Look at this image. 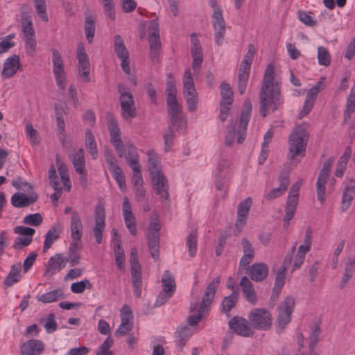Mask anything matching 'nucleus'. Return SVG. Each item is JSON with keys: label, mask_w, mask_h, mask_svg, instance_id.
Listing matches in <instances>:
<instances>
[{"label": "nucleus", "mask_w": 355, "mask_h": 355, "mask_svg": "<svg viewBox=\"0 0 355 355\" xmlns=\"http://www.w3.org/2000/svg\"><path fill=\"white\" fill-rule=\"evenodd\" d=\"M83 225L80 216L77 211H73L71 216L70 230L72 239L80 240L82 237L81 230Z\"/></svg>", "instance_id": "bb28decb"}, {"label": "nucleus", "mask_w": 355, "mask_h": 355, "mask_svg": "<svg viewBox=\"0 0 355 355\" xmlns=\"http://www.w3.org/2000/svg\"><path fill=\"white\" fill-rule=\"evenodd\" d=\"M191 53L193 58L192 67L197 72L202 62V51L199 40L195 33L191 35Z\"/></svg>", "instance_id": "4468645a"}, {"label": "nucleus", "mask_w": 355, "mask_h": 355, "mask_svg": "<svg viewBox=\"0 0 355 355\" xmlns=\"http://www.w3.org/2000/svg\"><path fill=\"white\" fill-rule=\"evenodd\" d=\"M169 79L167 80L166 86V99L177 98V89L175 80L172 78L171 74L168 75Z\"/></svg>", "instance_id": "13d9d810"}, {"label": "nucleus", "mask_w": 355, "mask_h": 355, "mask_svg": "<svg viewBox=\"0 0 355 355\" xmlns=\"http://www.w3.org/2000/svg\"><path fill=\"white\" fill-rule=\"evenodd\" d=\"M168 114L170 116L171 125H177L178 131L184 130L187 125L186 119L182 116V107L177 98L166 99Z\"/></svg>", "instance_id": "39448f33"}, {"label": "nucleus", "mask_w": 355, "mask_h": 355, "mask_svg": "<svg viewBox=\"0 0 355 355\" xmlns=\"http://www.w3.org/2000/svg\"><path fill=\"white\" fill-rule=\"evenodd\" d=\"M192 334L191 329L187 326L181 327L175 332L176 345L180 348V351L183 349L184 346L186 345Z\"/></svg>", "instance_id": "7c9ffc66"}, {"label": "nucleus", "mask_w": 355, "mask_h": 355, "mask_svg": "<svg viewBox=\"0 0 355 355\" xmlns=\"http://www.w3.org/2000/svg\"><path fill=\"white\" fill-rule=\"evenodd\" d=\"M72 162L76 169V171L78 174L85 173V158H84V150L83 148L78 149L72 157Z\"/></svg>", "instance_id": "4c0bfd02"}, {"label": "nucleus", "mask_w": 355, "mask_h": 355, "mask_svg": "<svg viewBox=\"0 0 355 355\" xmlns=\"http://www.w3.org/2000/svg\"><path fill=\"white\" fill-rule=\"evenodd\" d=\"M33 237H17L14 243V248L17 250H21L24 247L28 246L32 241Z\"/></svg>", "instance_id": "69168bd1"}, {"label": "nucleus", "mask_w": 355, "mask_h": 355, "mask_svg": "<svg viewBox=\"0 0 355 355\" xmlns=\"http://www.w3.org/2000/svg\"><path fill=\"white\" fill-rule=\"evenodd\" d=\"M146 237L150 254L153 258L157 259L159 257V235L155 232L154 234H147Z\"/></svg>", "instance_id": "72a5a7b5"}, {"label": "nucleus", "mask_w": 355, "mask_h": 355, "mask_svg": "<svg viewBox=\"0 0 355 355\" xmlns=\"http://www.w3.org/2000/svg\"><path fill=\"white\" fill-rule=\"evenodd\" d=\"M268 268L264 263H256L248 268V275L254 282H261L266 278Z\"/></svg>", "instance_id": "412c9836"}, {"label": "nucleus", "mask_w": 355, "mask_h": 355, "mask_svg": "<svg viewBox=\"0 0 355 355\" xmlns=\"http://www.w3.org/2000/svg\"><path fill=\"white\" fill-rule=\"evenodd\" d=\"M92 287V284L89 280L85 279L80 282L73 283L71 286V291L73 293H81L86 288L91 289Z\"/></svg>", "instance_id": "bf43d9fd"}, {"label": "nucleus", "mask_w": 355, "mask_h": 355, "mask_svg": "<svg viewBox=\"0 0 355 355\" xmlns=\"http://www.w3.org/2000/svg\"><path fill=\"white\" fill-rule=\"evenodd\" d=\"M216 189L220 191L221 197H224L227 191L226 175L225 173H217L216 175Z\"/></svg>", "instance_id": "4d7b16f0"}, {"label": "nucleus", "mask_w": 355, "mask_h": 355, "mask_svg": "<svg viewBox=\"0 0 355 355\" xmlns=\"http://www.w3.org/2000/svg\"><path fill=\"white\" fill-rule=\"evenodd\" d=\"M238 299L239 291H234L230 295L225 297L221 303L222 311L228 313L236 306Z\"/></svg>", "instance_id": "c9c22d12"}, {"label": "nucleus", "mask_w": 355, "mask_h": 355, "mask_svg": "<svg viewBox=\"0 0 355 355\" xmlns=\"http://www.w3.org/2000/svg\"><path fill=\"white\" fill-rule=\"evenodd\" d=\"M274 80V67L269 64L265 71L259 92L260 113L263 117L268 114L270 109L275 111L283 103L280 83Z\"/></svg>", "instance_id": "f257e3e1"}, {"label": "nucleus", "mask_w": 355, "mask_h": 355, "mask_svg": "<svg viewBox=\"0 0 355 355\" xmlns=\"http://www.w3.org/2000/svg\"><path fill=\"white\" fill-rule=\"evenodd\" d=\"M302 185L300 181L293 184L289 191L286 205L285 207L286 214L284 216V220L288 223L293 217L296 207L298 203L299 190Z\"/></svg>", "instance_id": "1a4fd4ad"}, {"label": "nucleus", "mask_w": 355, "mask_h": 355, "mask_svg": "<svg viewBox=\"0 0 355 355\" xmlns=\"http://www.w3.org/2000/svg\"><path fill=\"white\" fill-rule=\"evenodd\" d=\"M252 103L249 98H247L243 105L239 129L237 130H236V122L233 123L232 121H231V124L227 128V132L225 139L227 146H230L233 144L236 136L238 144H242L246 136V129L250 119Z\"/></svg>", "instance_id": "7ed1b4c3"}, {"label": "nucleus", "mask_w": 355, "mask_h": 355, "mask_svg": "<svg viewBox=\"0 0 355 355\" xmlns=\"http://www.w3.org/2000/svg\"><path fill=\"white\" fill-rule=\"evenodd\" d=\"M327 179L318 178L316 182V192H317V199L323 204L326 200L325 198V191L326 187L325 184L327 182Z\"/></svg>", "instance_id": "09e8293b"}, {"label": "nucleus", "mask_w": 355, "mask_h": 355, "mask_svg": "<svg viewBox=\"0 0 355 355\" xmlns=\"http://www.w3.org/2000/svg\"><path fill=\"white\" fill-rule=\"evenodd\" d=\"M95 225L92 230L96 241L101 244L103 241V232L105 227V212L103 205L98 203L94 210Z\"/></svg>", "instance_id": "9d476101"}, {"label": "nucleus", "mask_w": 355, "mask_h": 355, "mask_svg": "<svg viewBox=\"0 0 355 355\" xmlns=\"http://www.w3.org/2000/svg\"><path fill=\"white\" fill-rule=\"evenodd\" d=\"M147 155L148 157V170L150 176L152 177L162 173L159 169V162L157 155L153 151H148Z\"/></svg>", "instance_id": "79ce46f5"}, {"label": "nucleus", "mask_w": 355, "mask_h": 355, "mask_svg": "<svg viewBox=\"0 0 355 355\" xmlns=\"http://www.w3.org/2000/svg\"><path fill=\"white\" fill-rule=\"evenodd\" d=\"M355 273V254L352 257H349L347 259L345 266V271L343 275L341 282H340V288H343L347 282L352 279L354 274Z\"/></svg>", "instance_id": "c85d7f7f"}, {"label": "nucleus", "mask_w": 355, "mask_h": 355, "mask_svg": "<svg viewBox=\"0 0 355 355\" xmlns=\"http://www.w3.org/2000/svg\"><path fill=\"white\" fill-rule=\"evenodd\" d=\"M132 328V322H122L119 327L115 331V336L120 337L125 335Z\"/></svg>", "instance_id": "774afa93"}, {"label": "nucleus", "mask_w": 355, "mask_h": 355, "mask_svg": "<svg viewBox=\"0 0 355 355\" xmlns=\"http://www.w3.org/2000/svg\"><path fill=\"white\" fill-rule=\"evenodd\" d=\"M21 265L20 263L12 265L10 272L4 280V284L7 286H11L14 284L19 282L21 277Z\"/></svg>", "instance_id": "2f4dec72"}, {"label": "nucleus", "mask_w": 355, "mask_h": 355, "mask_svg": "<svg viewBox=\"0 0 355 355\" xmlns=\"http://www.w3.org/2000/svg\"><path fill=\"white\" fill-rule=\"evenodd\" d=\"M122 156L119 157H124L127 163L132 160L139 159V156L136 147L130 143H126L125 146L122 147Z\"/></svg>", "instance_id": "a19ab883"}, {"label": "nucleus", "mask_w": 355, "mask_h": 355, "mask_svg": "<svg viewBox=\"0 0 355 355\" xmlns=\"http://www.w3.org/2000/svg\"><path fill=\"white\" fill-rule=\"evenodd\" d=\"M183 94L189 111H194L198 104V94L194 85L184 86Z\"/></svg>", "instance_id": "a878e982"}, {"label": "nucleus", "mask_w": 355, "mask_h": 355, "mask_svg": "<svg viewBox=\"0 0 355 355\" xmlns=\"http://www.w3.org/2000/svg\"><path fill=\"white\" fill-rule=\"evenodd\" d=\"M60 235L55 226H52L45 235L43 251L46 252L53 245L55 241L58 239Z\"/></svg>", "instance_id": "37998d69"}, {"label": "nucleus", "mask_w": 355, "mask_h": 355, "mask_svg": "<svg viewBox=\"0 0 355 355\" xmlns=\"http://www.w3.org/2000/svg\"><path fill=\"white\" fill-rule=\"evenodd\" d=\"M187 246L189 255L193 257L196 254L197 250V232L196 230L191 231L187 237Z\"/></svg>", "instance_id": "a18cd8bd"}, {"label": "nucleus", "mask_w": 355, "mask_h": 355, "mask_svg": "<svg viewBox=\"0 0 355 355\" xmlns=\"http://www.w3.org/2000/svg\"><path fill=\"white\" fill-rule=\"evenodd\" d=\"M309 139V134L302 125H297L289 136L288 159L291 163L297 164L300 159L297 157L305 156L306 146Z\"/></svg>", "instance_id": "20e7f679"}, {"label": "nucleus", "mask_w": 355, "mask_h": 355, "mask_svg": "<svg viewBox=\"0 0 355 355\" xmlns=\"http://www.w3.org/2000/svg\"><path fill=\"white\" fill-rule=\"evenodd\" d=\"M175 126V125H171V123H169L168 127L164 135V150L166 152H168L173 145V139L175 138V132L173 131V128Z\"/></svg>", "instance_id": "5fc2aeb1"}, {"label": "nucleus", "mask_w": 355, "mask_h": 355, "mask_svg": "<svg viewBox=\"0 0 355 355\" xmlns=\"http://www.w3.org/2000/svg\"><path fill=\"white\" fill-rule=\"evenodd\" d=\"M64 297L63 291L61 288H58L39 295L37 299V301L46 304L57 302Z\"/></svg>", "instance_id": "c756f323"}, {"label": "nucleus", "mask_w": 355, "mask_h": 355, "mask_svg": "<svg viewBox=\"0 0 355 355\" xmlns=\"http://www.w3.org/2000/svg\"><path fill=\"white\" fill-rule=\"evenodd\" d=\"M172 295V293L162 290L155 302V306L158 307L164 304Z\"/></svg>", "instance_id": "338daca9"}, {"label": "nucleus", "mask_w": 355, "mask_h": 355, "mask_svg": "<svg viewBox=\"0 0 355 355\" xmlns=\"http://www.w3.org/2000/svg\"><path fill=\"white\" fill-rule=\"evenodd\" d=\"M162 284L163 287L162 290L173 294L176 286L175 279L169 270L164 271L162 278Z\"/></svg>", "instance_id": "ea45409f"}, {"label": "nucleus", "mask_w": 355, "mask_h": 355, "mask_svg": "<svg viewBox=\"0 0 355 355\" xmlns=\"http://www.w3.org/2000/svg\"><path fill=\"white\" fill-rule=\"evenodd\" d=\"M220 94L222 96L221 101L225 103H232L233 101V92L230 87V84L226 83H222L220 85Z\"/></svg>", "instance_id": "6e6d98bb"}, {"label": "nucleus", "mask_w": 355, "mask_h": 355, "mask_svg": "<svg viewBox=\"0 0 355 355\" xmlns=\"http://www.w3.org/2000/svg\"><path fill=\"white\" fill-rule=\"evenodd\" d=\"M256 52V49L253 44H249L248 45V50L246 53V55L244 56V58L243 60V62L241 63V67L243 68V69L245 70H249L250 69V66L253 60L254 55Z\"/></svg>", "instance_id": "8fccbe9b"}, {"label": "nucleus", "mask_w": 355, "mask_h": 355, "mask_svg": "<svg viewBox=\"0 0 355 355\" xmlns=\"http://www.w3.org/2000/svg\"><path fill=\"white\" fill-rule=\"evenodd\" d=\"M96 30V17L93 15L85 17L84 31L86 39L88 43L91 44L93 42Z\"/></svg>", "instance_id": "473e14b6"}, {"label": "nucleus", "mask_w": 355, "mask_h": 355, "mask_svg": "<svg viewBox=\"0 0 355 355\" xmlns=\"http://www.w3.org/2000/svg\"><path fill=\"white\" fill-rule=\"evenodd\" d=\"M230 327L237 334L242 336H250L252 331L249 327L248 321L245 319L239 317H234L229 322Z\"/></svg>", "instance_id": "aec40b11"}, {"label": "nucleus", "mask_w": 355, "mask_h": 355, "mask_svg": "<svg viewBox=\"0 0 355 355\" xmlns=\"http://www.w3.org/2000/svg\"><path fill=\"white\" fill-rule=\"evenodd\" d=\"M44 343L36 339H32L24 343L21 347V355H40L44 350Z\"/></svg>", "instance_id": "4be33fe9"}, {"label": "nucleus", "mask_w": 355, "mask_h": 355, "mask_svg": "<svg viewBox=\"0 0 355 355\" xmlns=\"http://www.w3.org/2000/svg\"><path fill=\"white\" fill-rule=\"evenodd\" d=\"M122 213L126 227L132 235L137 234L136 220L132 213V206L127 197L123 198Z\"/></svg>", "instance_id": "f8f14e48"}, {"label": "nucleus", "mask_w": 355, "mask_h": 355, "mask_svg": "<svg viewBox=\"0 0 355 355\" xmlns=\"http://www.w3.org/2000/svg\"><path fill=\"white\" fill-rule=\"evenodd\" d=\"M37 198L38 196L35 192H31L28 196L21 193H16L11 198V203L15 207H26L35 203Z\"/></svg>", "instance_id": "dca6fc26"}, {"label": "nucleus", "mask_w": 355, "mask_h": 355, "mask_svg": "<svg viewBox=\"0 0 355 355\" xmlns=\"http://www.w3.org/2000/svg\"><path fill=\"white\" fill-rule=\"evenodd\" d=\"M134 293L138 298L141 296L142 279L141 274L131 275Z\"/></svg>", "instance_id": "052dcab7"}, {"label": "nucleus", "mask_w": 355, "mask_h": 355, "mask_svg": "<svg viewBox=\"0 0 355 355\" xmlns=\"http://www.w3.org/2000/svg\"><path fill=\"white\" fill-rule=\"evenodd\" d=\"M23 222L26 225L37 227L42 223V216L39 213L29 214L24 218Z\"/></svg>", "instance_id": "e2e57ef3"}, {"label": "nucleus", "mask_w": 355, "mask_h": 355, "mask_svg": "<svg viewBox=\"0 0 355 355\" xmlns=\"http://www.w3.org/2000/svg\"><path fill=\"white\" fill-rule=\"evenodd\" d=\"M252 203V199L249 197L241 202L238 205L237 218L235 226L239 230L245 225L247 216H248Z\"/></svg>", "instance_id": "2eb2a0df"}, {"label": "nucleus", "mask_w": 355, "mask_h": 355, "mask_svg": "<svg viewBox=\"0 0 355 355\" xmlns=\"http://www.w3.org/2000/svg\"><path fill=\"white\" fill-rule=\"evenodd\" d=\"M324 84L322 81H318L317 83L310 88L307 92L306 100L315 103L318 93L324 89Z\"/></svg>", "instance_id": "864d4df0"}, {"label": "nucleus", "mask_w": 355, "mask_h": 355, "mask_svg": "<svg viewBox=\"0 0 355 355\" xmlns=\"http://www.w3.org/2000/svg\"><path fill=\"white\" fill-rule=\"evenodd\" d=\"M220 283V277H216L214 278L213 280L207 286L200 305L198 306L197 302L191 303L190 312L194 313L195 311H197L198 313L197 315H191L187 318V321L189 325H196L202 318L204 313L208 311V309L214 300L216 289L218 288Z\"/></svg>", "instance_id": "f03ea898"}, {"label": "nucleus", "mask_w": 355, "mask_h": 355, "mask_svg": "<svg viewBox=\"0 0 355 355\" xmlns=\"http://www.w3.org/2000/svg\"><path fill=\"white\" fill-rule=\"evenodd\" d=\"M33 2L35 3V7L37 14L42 19L47 21L48 17L46 15V6L45 0H33Z\"/></svg>", "instance_id": "680f3d73"}, {"label": "nucleus", "mask_w": 355, "mask_h": 355, "mask_svg": "<svg viewBox=\"0 0 355 355\" xmlns=\"http://www.w3.org/2000/svg\"><path fill=\"white\" fill-rule=\"evenodd\" d=\"M320 334V328L319 324L315 323L311 327V334L309 336V349H314L318 340Z\"/></svg>", "instance_id": "603ef678"}, {"label": "nucleus", "mask_w": 355, "mask_h": 355, "mask_svg": "<svg viewBox=\"0 0 355 355\" xmlns=\"http://www.w3.org/2000/svg\"><path fill=\"white\" fill-rule=\"evenodd\" d=\"M295 306V300L293 297H286L283 302L278 306L277 323L279 328L278 333H281L291 319V314Z\"/></svg>", "instance_id": "6e6552de"}, {"label": "nucleus", "mask_w": 355, "mask_h": 355, "mask_svg": "<svg viewBox=\"0 0 355 355\" xmlns=\"http://www.w3.org/2000/svg\"><path fill=\"white\" fill-rule=\"evenodd\" d=\"M243 295L247 301L254 304L257 302V295L253 285L247 277H243L239 284Z\"/></svg>", "instance_id": "393cba45"}, {"label": "nucleus", "mask_w": 355, "mask_h": 355, "mask_svg": "<svg viewBox=\"0 0 355 355\" xmlns=\"http://www.w3.org/2000/svg\"><path fill=\"white\" fill-rule=\"evenodd\" d=\"M151 178L156 194L159 195L161 198L167 200L168 198V184L166 177L163 173H161L152 176Z\"/></svg>", "instance_id": "6ab92c4d"}, {"label": "nucleus", "mask_w": 355, "mask_h": 355, "mask_svg": "<svg viewBox=\"0 0 355 355\" xmlns=\"http://www.w3.org/2000/svg\"><path fill=\"white\" fill-rule=\"evenodd\" d=\"M318 60L320 65L328 67L331 64V55L324 46L318 48Z\"/></svg>", "instance_id": "de8ad7c7"}, {"label": "nucleus", "mask_w": 355, "mask_h": 355, "mask_svg": "<svg viewBox=\"0 0 355 355\" xmlns=\"http://www.w3.org/2000/svg\"><path fill=\"white\" fill-rule=\"evenodd\" d=\"M121 107V115L124 120L127 121H131L132 118L137 116L136 108L135 104L131 105L128 102L120 103Z\"/></svg>", "instance_id": "c03bdc74"}, {"label": "nucleus", "mask_w": 355, "mask_h": 355, "mask_svg": "<svg viewBox=\"0 0 355 355\" xmlns=\"http://www.w3.org/2000/svg\"><path fill=\"white\" fill-rule=\"evenodd\" d=\"M114 39V52L119 59L128 58L129 53L124 44L123 40L119 35H116Z\"/></svg>", "instance_id": "58836bf2"}, {"label": "nucleus", "mask_w": 355, "mask_h": 355, "mask_svg": "<svg viewBox=\"0 0 355 355\" xmlns=\"http://www.w3.org/2000/svg\"><path fill=\"white\" fill-rule=\"evenodd\" d=\"M20 67L19 57L17 55H13L7 58L3 64L2 76L5 78L12 77Z\"/></svg>", "instance_id": "5701e85b"}, {"label": "nucleus", "mask_w": 355, "mask_h": 355, "mask_svg": "<svg viewBox=\"0 0 355 355\" xmlns=\"http://www.w3.org/2000/svg\"><path fill=\"white\" fill-rule=\"evenodd\" d=\"M112 176L117 182L121 191L124 192L126 189L125 178L123 174L122 170L114 171L112 173Z\"/></svg>", "instance_id": "0e129e2a"}, {"label": "nucleus", "mask_w": 355, "mask_h": 355, "mask_svg": "<svg viewBox=\"0 0 355 355\" xmlns=\"http://www.w3.org/2000/svg\"><path fill=\"white\" fill-rule=\"evenodd\" d=\"M77 59L78 61V72L80 76L83 78L84 81L87 83L89 82L90 78L89 73L90 71V63L83 44L78 45Z\"/></svg>", "instance_id": "9b49d317"}, {"label": "nucleus", "mask_w": 355, "mask_h": 355, "mask_svg": "<svg viewBox=\"0 0 355 355\" xmlns=\"http://www.w3.org/2000/svg\"><path fill=\"white\" fill-rule=\"evenodd\" d=\"M355 196V184H348L345 182L344 187L343 198H342V208L345 211L347 209Z\"/></svg>", "instance_id": "f704fd0d"}, {"label": "nucleus", "mask_w": 355, "mask_h": 355, "mask_svg": "<svg viewBox=\"0 0 355 355\" xmlns=\"http://www.w3.org/2000/svg\"><path fill=\"white\" fill-rule=\"evenodd\" d=\"M85 146L88 153L94 159L97 158L98 150L94 136L90 130H87L85 133Z\"/></svg>", "instance_id": "e433bc0d"}, {"label": "nucleus", "mask_w": 355, "mask_h": 355, "mask_svg": "<svg viewBox=\"0 0 355 355\" xmlns=\"http://www.w3.org/2000/svg\"><path fill=\"white\" fill-rule=\"evenodd\" d=\"M249 319L253 328L258 330H268L272 325V318L270 312L265 309L252 310Z\"/></svg>", "instance_id": "0eeeda50"}, {"label": "nucleus", "mask_w": 355, "mask_h": 355, "mask_svg": "<svg viewBox=\"0 0 355 355\" xmlns=\"http://www.w3.org/2000/svg\"><path fill=\"white\" fill-rule=\"evenodd\" d=\"M68 259L62 254L58 253L51 257L47 262L46 274L50 275L59 272L66 266Z\"/></svg>", "instance_id": "f3484780"}, {"label": "nucleus", "mask_w": 355, "mask_h": 355, "mask_svg": "<svg viewBox=\"0 0 355 355\" xmlns=\"http://www.w3.org/2000/svg\"><path fill=\"white\" fill-rule=\"evenodd\" d=\"M209 5L214 8L212 17L214 19L213 26L214 29L215 42L218 45L223 44L225 32V23L223 17L222 10L216 5V0H209Z\"/></svg>", "instance_id": "423d86ee"}, {"label": "nucleus", "mask_w": 355, "mask_h": 355, "mask_svg": "<svg viewBox=\"0 0 355 355\" xmlns=\"http://www.w3.org/2000/svg\"><path fill=\"white\" fill-rule=\"evenodd\" d=\"M55 163L60 178L63 182V185L67 191H69L71 187V181L67 166L63 163L58 155L55 156Z\"/></svg>", "instance_id": "cd10ccee"}, {"label": "nucleus", "mask_w": 355, "mask_h": 355, "mask_svg": "<svg viewBox=\"0 0 355 355\" xmlns=\"http://www.w3.org/2000/svg\"><path fill=\"white\" fill-rule=\"evenodd\" d=\"M108 129L110 134V141L112 144L114 146L118 156H122L123 153L122 152V147L125 146L123 144L121 135H120V130L118 127V125L115 121H111L109 123Z\"/></svg>", "instance_id": "a211bd4d"}, {"label": "nucleus", "mask_w": 355, "mask_h": 355, "mask_svg": "<svg viewBox=\"0 0 355 355\" xmlns=\"http://www.w3.org/2000/svg\"><path fill=\"white\" fill-rule=\"evenodd\" d=\"M279 186L271 189L265 195V198L268 200L275 199L281 196L287 190L290 184L288 173L286 171H282L279 176Z\"/></svg>", "instance_id": "ddd939ff"}, {"label": "nucleus", "mask_w": 355, "mask_h": 355, "mask_svg": "<svg viewBox=\"0 0 355 355\" xmlns=\"http://www.w3.org/2000/svg\"><path fill=\"white\" fill-rule=\"evenodd\" d=\"M148 31L150 49H160L159 28L157 19L150 21Z\"/></svg>", "instance_id": "b1692460"}, {"label": "nucleus", "mask_w": 355, "mask_h": 355, "mask_svg": "<svg viewBox=\"0 0 355 355\" xmlns=\"http://www.w3.org/2000/svg\"><path fill=\"white\" fill-rule=\"evenodd\" d=\"M249 70H245L243 69V68H240L239 69L238 77V89L241 94H243L245 92L249 78Z\"/></svg>", "instance_id": "49530a36"}, {"label": "nucleus", "mask_w": 355, "mask_h": 355, "mask_svg": "<svg viewBox=\"0 0 355 355\" xmlns=\"http://www.w3.org/2000/svg\"><path fill=\"white\" fill-rule=\"evenodd\" d=\"M53 73H64L63 61L59 51L56 49L53 51Z\"/></svg>", "instance_id": "3c124183"}]
</instances>
